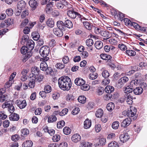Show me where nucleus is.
Listing matches in <instances>:
<instances>
[{"instance_id": "3c124183", "label": "nucleus", "mask_w": 147, "mask_h": 147, "mask_svg": "<svg viewBox=\"0 0 147 147\" xmlns=\"http://www.w3.org/2000/svg\"><path fill=\"white\" fill-rule=\"evenodd\" d=\"M65 123L64 121L62 120L58 122L57 123V127L59 129L61 128L65 125Z\"/></svg>"}, {"instance_id": "e2e57ef3", "label": "nucleus", "mask_w": 147, "mask_h": 147, "mask_svg": "<svg viewBox=\"0 0 147 147\" xmlns=\"http://www.w3.org/2000/svg\"><path fill=\"white\" fill-rule=\"evenodd\" d=\"M29 23V20L28 19H25L23 20L22 22L21 23L20 25V27L22 28L24 27L26 25H28V24Z\"/></svg>"}, {"instance_id": "20e7f679", "label": "nucleus", "mask_w": 147, "mask_h": 147, "mask_svg": "<svg viewBox=\"0 0 147 147\" xmlns=\"http://www.w3.org/2000/svg\"><path fill=\"white\" fill-rule=\"evenodd\" d=\"M137 109L135 108H131L130 110L127 111L126 115L129 117L128 118L132 117L135 115L136 113Z\"/></svg>"}, {"instance_id": "72a5a7b5", "label": "nucleus", "mask_w": 147, "mask_h": 147, "mask_svg": "<svg viewBox=\"0 0 147 147\" xmlns=\"http://www.w3.org/2000/svg\"><path fill=\"white\" fill-rule=\"evenodd\" d=\"M32 53L28 52V53L25 55L22 61L23 62L25 63L32 55Z\"/></svg>"}, {"instance_id": "f704fd0d", "label": "nucleus", "mask_w": 147, "mask_h": 147, "mask_svg": "<svg viewBox=\"0 0 147 147\" xmlns=\"http://www.w3.org/2000/svg\"><path fill=\"white\" fill-rule=\"evenodd\" d=\"M95 47L98 49H100L103 46L102 42L100 40L96 42L94 44Z\"/></svg>"}, {"instance_id": "dca6fc26", "label": "nucleus", "mask_w": 147, "mask_h": 147, "mask_svg": "<svg viewBox=\"0 0 147 147\" xmlns=\"http://www.w3.org/2000/svg\"><path fill=\"white\" fill-rule=\"evenodd\" d=\"M120 140L121 142L124 143L127 141L129 139V137L127 133H124L120 136Z\"/></svg>"}, {"instance_id": "b1692460", "label": "nucleus", "mask_w": 147, "mask_h": 147, "mask_svg": "<svg viewBox=\"0 0 147 147\" xmlns=\"http://www.w3.org/2000/svg\"><path fill=\"white\" fill-rule=\"evenodd\" d=\"M106 142V139L104 138H101L99 140L98 142L94 144V146L96 147L97 146H101L104 145Z\"/></svg>"}, {"instance_id": "4c0bfd02", "label": "nucleus", "mask_w": 147, "mask_h": 147, "mask_svg": "<svg viewBox=\"0 0 147 147\" xmlns=\"http://www.w3.org/2000/svg\"><path fill=\"white\" fill-rule=\"evenodd\" d=\"M103 114V111L101 109H98L95 113L96 116L98 118L101 117L102 116Z\"/></svg>"}, {"instance_id": "5fc2aeb1", "label": "nucleus", "mask_w": 147, "mask_h": 147, "mask_svg": "<svg viewBox=\"0 0 147 147\" xmlns=\"http://www.w3.org/2000/svg\"><path fill=\"white\" fill-rule=\"evenodd\" d=\"M98 74L96 72H93L90 74L89 75V78L92 80H94L98 77Z\"/></svg>"}, {"instance_id": "39448f33", "label": "nucleus", "mask_w": 147, "mask_h": 147, "mask_svg": "<svg viewBox=\"0 0 147 147\" xmlns=\"http://www.w3.org/2000/svg\"><path fill=\"white\" fill-rule=\"evenodd\" d=\"M68 5V3L66 0H60L56 3V5L58 9H62L64 6Z\"/></svg>"}, {"instance_id": "c756f323", "label": "nucleus", "mask_w": 147, "mask_h": 147, "mask_svg": "<svg viewBox=\"0 0 147 147\" xmlns=\"http://www.w3.org/2000/svg\"><path fill=\"white\" fill-rule=\"evenodd\" d=\"M33 142L31 141L27 140L24 142L22 144L23 147H32Z\"/></svg>"}, {"instance_id": "0e129e2a", "label": "nucleus", "mask_w": 147, "mask_h": 147, "mask_svg": "<svg viewBox=\"0 0 147 147\" xmlns=\"http://www.w3.org/2000/svg\"><path fill=\"white\" fill-rule=\"evenodd\" d=\"M20 138V136L18 135L15 134L12 136L11 139L15 142H16Z\"/></svg>"}, {"instance_id": "6e6552de", "label": "nucleus", "mask_w": 147, "mask_h": 147, "mask_svg": "<svg viewBox=\"0 0 147 147\" xmlns=\"http://www.w3.org/2000/svg\"><path fill=\"white\" fill-rule=\"evenodd\" d=\"M29 4L32 10H34L38 5V2L35 0H30L29 2Z\"/></svg>"}, {"instance_id": "13d9d810", "label": "nucleus", "mask_w": 147, "mask_h": 147, "mask_svg": "<svg viewBox=\"0 0 147 147\" xmlns=\"http://www.w3.org/2000/svg\"><path fill=\"white\" fill-rule=\"evenodd\" d=\"M86 98L84 96H79L78 99V101L81 103H85L86 100Z\"/></svg>"}, {"instance_id": "69168bd1", "label": "nucleus", "mask_w": 147, "mask_h": 147, "mask_svg": "<svg viewBox=\"0 0 147 147\" xmlns=\"http://www.w3.org/2000/svg\"><path fill=\"white\" fill-rule=\"evenodd\" d=\"M119 125V122L116 121L113 123L112 125V127L113 129H116L118 128Z\"/></svg>"}, {"instance_id": "bb28decb", "label": "nucleus", "mask_w": 147, "mask_h": 147, "mask_svg": "<svg viewBox=\"0 0 147 147\" xmlns=\"http://www.w3.org/2000/svg\"><path fill=\"white\" fill-rule=\"evenodd\" d=\"M29 37L27 35H24L22 37V40L21 41V43L22 45H24L29 40Z\"/></svg>"}, {"instance_id": "aec40b11", "label": "nucleus", "mask_w": 147, "mask_h": 147, "mask_svg": "<svg viewBox=\"0 0 147 147\" xmlns=\"http://www.w3.org/2000/svg\"><path fill=\"white\" fill-rule=\"evenodd\" d=\"M143 92V90L139 86L136 87L133 90V93L136 95H139L141 94Z\"/></svg>"}, {"instance_id": "423d86ee", "label": "nucleus", "mask_w": 147, "mask_h": 147, "mask_svg": "<svg viewBox=\"0 0 147 147\" xmlns=\"http://www.w3.org/2000/svg\"><path fill=\"white\" fill-rule=\"evenodd\" d=\"M26 47L29 49V52L32 53V51L33 49L34 46V43L32 40H29L25 44Z\"/></svg>"}, {"instance_id": "a18cd8bd", "label": "nucleus", "mask_w": 147, "mask_h": 147, "mask_svg": "<svg viewBox=\"0 0 147 147\" xmlns=\"http://www.w3.org/2000/svg\"><path fill=\"white\" fill-rule=\"evenodd\" d=\"M63 131L64 134L66 135H69L71 133V129L67 127H65L64 128Z\"/></svg>"}, {"instance_id": "6e6d98bb", "label": "nucleus", "mask_w": 147, "mask_h": 147, "mask_svg": "<svg viewBox=\"0 0 147 147\" xmlns=\"http://www.w3.org/2000/svg\"><path fill=\"white\" fill-rule=\"evenodd\" d=\"M84 26L88 30H90L91 29V27L90 24L88 22L86 21L83 22Z\"/></svg>"}, {"instance_id": "7ed1b4c3", "label": "nucleus", "mask_w": 147, "mask_h": 147, "mask_svg": "<svg viewBox=\"0 0 147 147\" xmlns=\"http://www.w3.org/2000/svg\"><path fill=\"white\" fill-rule=\"evenodd\" d=\"M128 80V78L126 76L122 77L118 80L117 83L116 84L117 87L118 88H121Z\"/></svg>"}, {"instance_id": "412c9836", "label": "nucleus", "mask_w": 147, "mask_h": 147, "mask_svg": "<svg viewBox=\"0 0 147 147\" xmlns=\"http://www.w3.org/2000/svg\"><path fill=\"white\" fill-rule=\"evenodd\" d=\"M100 35L106 38H104V40L107 39L111 37L109 32L107 30H103L101 32Z\"/></svg>"}, {"instance_id": "603ef678", "label": "nucleus", "mask_w": 147, "mask_h": 147, "mask_svg": "<svg viewBox=\"0 0 147 147\" xmlns=\"http://www.w3.org/2000/svg\"><path fill=\"white\" fill-rule=\"evenodd\" d=\"M65 65L62 63H57L55 65L56 67L59 69H62L65 67Z\"/></svg>"}, {"instance_id": "f3484780", "label": "nucleus", "mask_w": 147, "mask_h": 147, "mask_svg": "<svg viewBox=\"0 0 147 147\" xmlns=\"http://www.w3.org/2000/svg\"><path fill=\"white\" fill-rule=\"evenodd\" d=\"M9 118L10 120L17 121L19 119L20 117L18 114L14 113L9 115Z\"/></svg>"}, {"instance_id": "37998d69", "label": "nucleus", "mask_w": 147, "mask_h": 147, "mask_svg": "<svg viewBox=\"0 0 147 147\" xmlns=\"http://www.w3.org/2000/svg\"><path fill=\"white\" fill-rule=\"evenodd\" d=\"M126 53L129 56H134L136 54V52L132 50H127L126 51Z\"/></svg>"}, {"instance_id": "393cba45", "label": "nucleus", "mask_w": 147, "mask_h": 147, "mask_svg": "<svg viewBox=\"0 0 147 147\" xmlns=\"http://www.w3.org/2000/svg\"><path fill=\"white\" fill-rule=\"evenodd\" d=\"M140 79H135L132 80L130 82V84L129 85L131 88H134L135 86H137L140 82Z\"/></svg>"}, {"instance_id": "49530a36", "label": "nucleus", "mask_w": 147, "mask_h": 147, "mask_svg": "<svg viewBox=\"0 0 147 147\" xmlns=\"http://www.w3.org/2000/svg\"><path fill=\"white\" fill-rule=\"evenodd\" d=\"M102 75L103 77L107 79L110 76V74L108 71L107 70H104L102 73Z\"/></svg>"}, {"instance_id": "7c9ffc66", "label": "nucleus", "mask_w": 147, "mask_h": 147, "mask_svg": "<svg viewBox=\"0 0 147 147\" xmlns=\"http://www.w3.org/2000/svg\"><path fill=\"white\" fill-rule=\"evenodd\" d=\"M31 70L32 74L33 75L32 76H34L39 74V72L40 71L39 69L36 67L32 68Z\"/></svg>"}, {"instance_id": "1a4fd4ad", "label": "nucleus", "mask_w": 147, "mask_h": 147, "mask_svg": "<svg viewBox=\"0 0 147 147\" xmlns=\"http://www.w3.org/2000/svg\"><path fill=\"white\" fill-rule=\"evenodd\" d=\"M78 13L77 12L75 11L73 9L68 11L67 12V15L73 19L75 18L77 16H78Z\"/></svg>"}, {"instance_id": "ea45409f", "label": "nucleus", "mask_w": 147, "mask_h": 147, "mask_svg": "<svg viewBox=\"0 0 147 147\" xmlns=\"http://www.w3.org/2000/svg\"><path fill=\"white\" fill-rule=\"evenodd\" d=\"M57 120V118L55 115H52L50 116L48 118V123L53 122Z\"/></svg>"}, {"instance_id": "c03bdc74", "label": "nucleus", "mask_w": 147, "mask_h": 147, "mask_svg": "<svg viewBox=\"0 0 147 147\" xmlns=\"http://www.w3.org/2000/svg\"><path fill=\"white\" fill-rule=\"evenodd\" d=\"M48 65L47 63L45 62H43L41 63L40 65V69L43 71H45L46 70V68L47 67Z\"/></svg>"}, {"instance_id": "338daca9", "label": "nucleus", "mask_w": 147, "mask_h": 147, "mask_svg": "<svg viewBox=\"0 0 147 147\" xmlns=\"http://www.w3.org/2000/svg\"><path fill=\"white\" fill-rule=\"evenodd\" d=\"M104 91V88L103 87H99L98 88L97 92L98 94L99 95L102 94Z\"/></svg>"}, {"instance_id": "5701e85b", "label": "nucleus", "mask_w": 147, "mask_h": 147, "mask_svg": "<svg viewBox=\"0 0 147 147\" xmlns=\"http://www.w3.org/2000/svg\"><path fill=\"white\" fill-rule=\"evenodd\" d=\"M86 45L89 47V48L92 51L93 49L92 45L94 44V42L92 39L89 38L87 39L86 41Z\"/></svg>"}, {"instance_id": "2f4dec72", "label": "nucleus", "mask_w": 147, "mask_h": 147, "mask_svg": "<svg viewBox=\"0 0 147 147\" xmlns=\"http://www.w3.org/2000/svg\"><path fill=\"white\" fill-rule=\"evenodd\" d=\"M21 131L22 133L21 136L24 137L26 136L29 133V130L26 128L21 129Z\"/></svg>"}, {"instance_id": "79ce46f5", "label": "nucleus", "mask_w": 147, "mask_h": 147, "mask_svg": "<svg viewBox=\"0 0 147 147\" xmlns=\"http://www.w3.org/2000/svg\"><path fill=\"white\" fill-rule=\"evenodd\" d=\"M44 90L47 93H49L52 91V88L50 85H45L44 87Z\"/></svg>"}, {"instance_id": "c85d7f7f", "label": "nucleus", "mask_w": 147, "mask_h": 147, "mask_svg": "<svg viewBox=\"0 0 147 147\" xmlns=\"http://www.w3.org/2000/svg\"><path fill=\"white\" fill-rule=\"evenodd\" d=\"M100 57L102 59L107 61L110 60L112 58L111 55L106 54H101L100 55Z\"/></svg>"}, {"instance_id": "0eeeda50", "label": "nucleus", "mask_w": 147, "mask_h": 147, "mask_svg": "<svg viewBox=\"0 0 147 147\" xmlns=\"http://www.w3.org/2000/svg\"><path fill=\"white\" fill-rule=\"evenodd\" d=\"M16 103L20 109L24 108L27 105L26 101L25 100H18L16 101Z\"/></svg>"}, {"instance_id": "e433bc0d", "label": "nucleus", "mask_w": 147, "mask_h": 147, "mask_svg": "<svg viewBox=\"0 0 147 147\" xmlns=\"http://www.w3.org/2000/svg\"><path fill=\"white\" fill-rule=\"evenodd\" d=\"M47 25L50 28H53L54 26V22L52 19H49L47 22Z\"/></svg>"}, {"instance_id": "cd10ccee", "label": "nucleus", "mask_w": 147, "mask_h": 147, "mask_svg": "<svg viewBox=\"0 0 147 147\" xmlns=\"http://www.w3.org/2000/svg\"><path fill=\"white\" fill-rule=\"evenodd\" d=\"M105 90L106 92L111 94L114 91V88L113 86H107L105 88Z\"/></svg>"}, {"instance_id": "09e8293b", "label": "nucleus", "mask_w": 147, "mask_h": 147, "mask_svg": "<svg viewBox=\"0 0 147 147\" xmlns=\"http://www.w3.org/2000/svg\"><path fill=\"white\" fill-rule=\"evenodd\" d=\"M81 89L83 90L86 91L89 89L90 87L88 84H86L85 83L84 84L82 85L81 86Z\"/></svg>"}, {"instance_id": "58836bf2", "label": "nucleus", "mask_w": 147, "mask_h": 147, "mask_svg": "<svg viewBox=\"0 0 147 147\" xmlns=\"http://www.w3.org/2000/svg\"><path fill=\"white\" fill-rule=\"evenodd\" d=\"M20 51L21 53L24 55L27 54L29 52V49L25 46L22 47Z\"/></svg>"}, {"instance_id": "4d7b16f0", "label": "nucleus", "mask_w": 147, "mask_h": 147, "mask_svg": "<svg viewBox=\"0 0 147 147\" xmlns=\"http://www.w3.org/2000/svg\"><path fill=\"white\" fill-rule=\"evenodd\" d=\"M60 139V136L59 134L54 135L52 138L53 141L54 142H57L59 141Z\"/></svg>"}, {"instance_id": "a19ab883", "label": "nucleus", "mask_w": 147, "mask_h": 147, "mask_svg": "<svg viewBox=\"0 0 147 147\" xmlns=\"http://www.w3.org/2000/svg\"><path fill=\"white\" fill-rule=\"evenodd\" d=\"M91 144L88 142L82 141L80 144V147H91Z\"/></svg>"}, {"instance_id": "4468645a", "label": "nucleus", "mask_w": 147, "mask_h": 147, "mask_svg": "<svg viewBox=\"0 0 147 147\" xmlns=\"http://www.w3.org/2000/svg\"><path fill=\"white\" fill-rule=\"evenodd\" d=\"M57 28L63 31L66 30L65 23L62 21H58L57 22Z\"/></svg>"}, {"instance_id": "a878e982", "label": "nucleus", "mask_w": 147, "mask_h": 147, "mask_svg": "<svg viewBox=\"0 0 147 147\" xmlns=\"http://www.w3.org/2000/svg\"><path fill=\"white\" fill-rule=\"evenodd\" d=\"M91 125V121L88 119H86L84 122V128L87 129L89 128Z\"/></svg>"}, {"instance_id": "ddd939ff", "label": "nucleus", "mask_w": 147, "mask_h": 147, "mask_svg": "<svg viewBox=\"0 0 147 147\" xmlns=\"http://www.w3.org/2000/svg\"><path fill=\"white\" fill-rule=\"evenodd\" d=\"M53 31L54 34L57 37H61L63 35V31L57 28H54Z\"/></svg>"}, {"instance_id": "bf43d9fd", "label": "nucleus", "mask_w": 147, "mask_h": 147, "mask_svg": "<svg viewBox=\"0 0 147 147\" xmlns=\"http://www.w3.org/2000/svg\"><path fill=\"white\" fill-rule=\"evenodd\" d=\"M134 89V88H131L129 85L125 89V92L128 93H132L133 92Z\"/></svg>"}, {"instance_id": "774afa93", "label": "nucleus", "mask_w": 147, "mask_h": 147, "mask_svg": "<svg viewBox=\"0 0 147 147\" xmlns=\"http://www.w3.org/2000/svg\"><path fill=\"white\" fill-rule=\"evenodd\" d=\"M8 110L10 113H13L15 110L14 107L13 105L9 104L8 106Z\"/></svg>"}, {"instance_id": "864d4df0", "label": "nucleus", "mask_w": 147, "mask_h": 147, "mask_svg": "<svg viewBox=\"0 0 147 147\" xmlns=\"http://www.w3.org/2000/svg\"><path fill=\"white\" fill-rule=\"evenodd\" d=\"M133 97L129 95H128L127 96V98H126V102L129 105L131 104L132 102V100H133Z\"/></svg>"}, {"instance_id": "2eb2a0df", "label": "nucleus", "mask_w": 147, "mask_h": 147, "mask_svg": "<svg viewBox=\"0 0 147 147\" xmlns=\"http://www.w3.org/2000/svg\"><path fill=\"white\" fill-rule=\"evenodd\" d=\"M132 119V118H130L125 119L121 123V126L123 127H126L128 126L131 123Z\"/></svg>"}, {"instance_id": "f03ea898", "label": "nucleus", "mask_w": 147, "mask_h": 147, "mask_svg": "<svg viewBox=\"0 0 147 147\" xmlns=\"http://www.w3.org/2000/svg\"><path fill=\"white\" fill-rule=\"evenodd\" d=\"M49 52V48L47 46H43L40 49L39 53L40 55L43 57L42 59L44 61H47L49 59V58L47 56Z\"/></svg>"}, {"instance_id": "4be33fe9", "label": "nucleus", "mask_w": 147, "mask_h": 147, "mask_svg": "<svg viewBox=\"0 0 147 147\" xmlns=\"http://www.w3.org/2000/svg\"><path fill=\"white\" fill-rule=\"evenodd\" d=\"M66 30H67V28L70 29L73 28V24L72 22L69 20H66L64 22Z\"/></svg>"}, {"instance_id": "c9c22d12", "label": "nucleus", "mask_w": 147, "mask_h": 147, "mask_svg": "<svg viewBox=\"0 0 147 147\" xmlns=\"http://www.w3.org/2000/svg\"><path fill=\"white\" fill-rule=\"evenodd\" d=\"M115 108L114 104L112 102L109 103L107 106V110L110 111H112Z\"/></svg>"}, {"instance_id": "f257e3e1", "label": "nucleus", "mask_w": 147, "mask_h": 147, "mask_svg": "<svg viewBox=\"0 0 147 147\" xmlns=\"http://www.w3.org/2000/svg\"><path fill=\"white\" fill-rule=\"evenodd\" d=\"M58 83L59 88L63 90H68L71 86L70 79L66 76H62L59 78Z\"/></svg>"}, {"instance_id": "680f3d73", "label": "nucleus", "mask_w": 147, "mask_h": 147, "mask_svg": "<svg viewBox=\"0 0 147 147\" xmlns=\"http://www.w3.org/2000/svg\"><path fill=\"white\" fill-rule=\"evenodd\" d=\"M103 28L100 27H96L95 28L94 30L96 34H101V32L102 31Z\"/></svg>"}, {"instance_id": "9b49d317", "label": "nucleus", "mask_w": 147, "mask_h": 147, "mask_svg": "<svg viewBox=\"0 0 147 147\" xmlns=\"http://www.w3.org/2000/svg\"><path fill=\"white\" fill-rule=\"evenodd\" d=\"M17 5L18 9L22 10L26 7V3L24 1L21 0L18 2Z\"/></svg>"}, {"instance_id": "8fccbe9b", "label": "nucleus", "mask_w": 147, "mask_h": 147, "mask_svg": "<svg viewBox=\"0 0 147 147\" xmlns=\"http://www.w3.org/2000/svg\"><path fill=\"white\" fill-rule=\"evenodd\" d=\"M123 21L126 26H131L132 22H131L129 19L127 18H125Z\"/></svg>"}, {"instance_id": "473e14b6", "label": "nucleus", "mask_w": 147, "mask_h": 147, "mask_svg": "<svg viewBox=\"0 0 147 147\" xmlns=\"http://www.w3.org/2000/svg\"><path fill=\"white\" fill-rule=\"evenodd\" d=\"M32 36L33 39L35 40H37L39 38L40 36L38 32H34L32 33Z\"/></svg>"}, {"instance_id": "9d476101", "label": "nucleus", "mask_w": 147, "mask_h": 147, "mask_svg": "<svg viewBox=\"0 0 147 147\" xmlns=\"http://www.w3.org/2000/svg\"><path fill=\"white\" fill-rule=\"evenodd\" d=\"M35 76H32L29 78V82L28 83V85L30 88H34L35 86V83L36 82L35 80Z\"/></svg>"}, {"instance_id": "a211bd4d", "label": "nucleus", "mask_w": 147, "mask_h": 147, "mask_svg": "<svg viewBox=\"0 0 147 147\" xmlns=\"http://www.w3.org/2000/svg\"><path fill=\"white\" fill-rule=\"evenodd\" d=\"M81 139V137L78 134H75L71 137L72 140L75 143L80 141Z\"/></svg>"}, {"instance_id": "f8f14e48", "label": "nucleus", "mask_w": 147, "mask_h": 147, "mask_svg": "<svg viewBox=\"0 0 147 147\" xmlns=\"http://www.w3.org/2000/svg\"><path fill=\"white\" fill-rule=\"evenodd\" d=\"M53 6V2H50L47 4L46 5L45 8L46 12L48 14L51 13L53 10L52 7Z\"/></svg>"}, {"instance_id": "6ab92c4d", "label": "nucleus", "mask_w": 147, "mask_h": 147, "mask_svg": "<svg viewBox=\"0 0 147 147\" xmlns=\"http://www.w3.org/2000/svg\"><path fill=\"white\" fill-rule=\"evenodd\" d=\"M74 82L78 86H81L85 83V81L81 78H77Z\"/></svg>"}, {"instance_id": "052dcab7", "label": "nucleus", "mask_w": 147, "mask_h": 147, "mask_svg": "<svg viewBox=\"0 0 147 147\" xmlns=\"http://www.w3.org/2000/svg\"><path fill=\"white\" fill-rule=\"evenodd\" d=\"M108 147H119V145L116 142H111L109 144Z\"/></svg>"}, {"instance_id": "de8ad7c7", "label": "nucleus", "mask_w": 147, "mask_h": 147, "mask_svg": "<svg viewBox=\"0 0 147 147\" xmlns=\"http://www.w3.org/2000/svg\"><path fill=\"white\" fill-rule=\"evenodd\" d=\"M35 78H36L35 80L37 82H40L42 81L43 79V76L41 74H38L35 76Z\"/></svg>"}]
</instances>
